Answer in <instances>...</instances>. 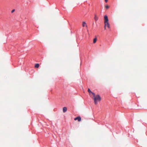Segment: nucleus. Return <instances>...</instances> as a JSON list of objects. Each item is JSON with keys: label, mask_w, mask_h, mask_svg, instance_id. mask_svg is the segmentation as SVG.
<instances>
[{"label": "nucleus", "mask_w": 147, "mask_h": 147, "mask_svg": "<svg viewBox=\"0 0 147 147\" xmlns=\"http://www.w3.org/2000/svg\"><path fill=\"white\" fill-rule=\"evenodd\" d=\"M39 66V65L38 63H36L35 64V68H38Z\"/></svg>", "instance_id": "1a4fd4ad"}, {"label": "nucleus", "mask_w": 147, "mask_h": 147, "mask_svg": "<svg viewBox=\"0 0 147 147\" xmlns=\"http://www.w3.org/2000/svg\"><path fill=\"white\" fill-rule=\"evenodd\" d=\"M88 92L90 94V93H91L93 96H94L95 94L94 93L92 92L89 88H88Z\"/></svg>", "instance_id": "39448f33"}, {"label": "nucleus", "mask_w": 147, "mask_h": 147, "mask_svg": "<svg viewBox=\"0 0 147 147\" xmlns=\"http://www.w3.org/2000/svg\"><path fill=\"white\" fill-rule=\"evenodd\" d=\"M63 112L64 113L65 112L67 111V108L65 107H63Z\"/></svg>", "instance_id": "0eeeda50"}, {"label": "nucleus", "mask_w": 147, "mask_h": 147, "mask_svg": "<svg viewBox=\"0 0 147 147\" xmlns=\"http://www.w3.org/2000/svg\"><path fill=\"white\" fill-rule=\"evenodd\" d=\"M74 120H78V121L79 122H80L81 121V119L80 117L78 116L75 118L74 119Z\"/></svg>", "instance_id": "20e7f679"}, {"label": "nucleus", "mask_w": 147, "mask_h": 147, "mask_svg": "<svg viewBox=\"0 0 147 147\" xmlns=\"http://www.w3.org/2000/svg\"><path fill=\"white\" fill-rule=\"evenodd\" d=\"M94 98L93 100L94 101V103L95 105H96L98 103V102L100 101L101 99V97L99 95H97L95 96L94 94V96H93Z\"/></svg>", "instance_id": "f257e3e1"}, {"label": "nucleus", "mask_w": 147, "mask_h": 147, "mask_svg": "<svg viewBox=\"0 0 147 147\" xmlns=\"http://www.w3.org/2000/svg\"><path fill=\"white\" fill-rule=\"evenodd\" d=\"M105 7L106 9H108L109 8V7L108 5H107L105 6Z\"/></svg>", "instance_id": "9b49d317"}, {"label": "nucleus", "mask_w": 147, "mask_h": 147, "mask_svg": "<svg viewBox=\"0 0 147 147\" xmlns=\"http://www.w3.org/2000/svg\"><path fill=\"white\" fill-rule=\"evenodd\" d=\"M108 0H105V1L106 2H107L108 1Z\"/></svg>", "instance_id": "ddd939ff"}, {"label": "nucleus", "mask_w": 147, "mask_h": 147, "mask_svg": "<svg viewBox=\"0 0 147 147\" xmlns=\"http://www.w3.org/2000/svg\"><path fill=\"white\" fill-rule=\"evenodd\" d=\"M14 11V9L12 10L11 11V13H12Z\"/></svg>", "instance_id": "f8f14e48"}, {"label": "nucleus", "mask_w": 147, "mask_h": 147, "mask_svg": "<svg viewBox=\"0 0 147 147\" xmlns=\"http://www.w3.org/2000/svg\"><path fill=\"white\" fill-rule=\"evenodd\" d=\"M96 41H97V38H94V40H93V43H95L96 42Z\"/></svg>", "instance_id": "9d476101"}, {"label": "nucleus", "mask_w": 147, "mask_h": 147, "mask_svg": "<svg viewBox=\"0 0 147 147\" xmlns=\"http://www.w3.org/2000/svg\"><path fill=\"white\" fill-rule=\"evenodd\" d=\"M98 19V17L96 16V15H95V16L94 18V19L95 20V21L96 22L97 21Z\"/></svg>", "instance_id": "6e6552de"}, {"label": "nucleus", "mask_w": 147, "mask_h": 147, "mask_svg": "<svg viewBox=\"0 0 147 147\" xmlns=\"http://www.w3.org/2000/svg\"><path fill=\"white\" fill-rule=\"evenodd\" d=\"M107 27L108 28H110V24L108 22L105 23V29H106V27Z\"/></svg>", "instance_id": "7ed1b4c3"}, {"label": "nucleus", "mask_w": 147, "mask_h": 147, "mask_svg": "<svg viewBox=\"0 0 147 147\" xmlns=\"http://www.w3.org/2000/svg\"><path fill=\"white\" fill-rule=\"evenodd\" d=\"M82 26L83 27H85V26H86V27H87V25H86V22H82Z\"/></svg>", "instance_id": "423d86ee"}, {"label": "nucleus", "mask_w": 147, "mask_h": 147, "mask_svg": "<svg viewBox=\"0 0 147 147\" xmlns=\"http://www.w3.org/2000/svg\"><path fill=\"white\" fill-rule=\"evenodd\" d=\"M104 18V23L109 22V20H108V18L107 16H106V15L105 16Z\"/></svg>", "instance_id": "f03ea898"}]
</instances>
